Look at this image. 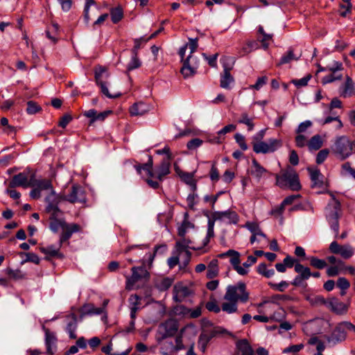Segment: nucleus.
Segmentation results:
<instances>
[{"mask_svg":"<svg viewBox=\"0 0 355 355\" xmlns=\"http://www.w3.org/2000/svg\"><path fill=\"white\" fill-rule=\"evenodd\" d=\"M31 187H36L41 193L42 191H49V193L45 198L47 203L46 211H55L58 210V205L60 202L61 194H57L53 189L52 182L48 179H34Z\"/></svg>","mask_w":355,"mask_h":355,"instance_id":"1","label":"nucleus"},{"mask_svg":"<svg viewBox=\"0 0 355 355\" xmlns=\"http://www.w3.org/2000/svg\"><path fill=\"white\" fill-rule=\"evenodd\" d=\"M219 258H225L229 257L230 262L232 264L234 270H235L238 274L241 275H245L248 273V268L252 266L257 262V257L252 255H250L248 257V260L243 263V266H240V253L234 250H229L224 253L218 254Z\"/></svg>","mask_w":355,"mask_h":355,"instance_id":"2","label":"nucleus"},{"mask_svg":"<svg viewBox=\"0 0 355 355\" xmlns=\"http://www.w3.org/2000/svg\"><path fill=\"white\" fill-rule=\"evenodd\" d=\"M125 289L130 291L138 288L140 284L148 281L150 273L144 266H134L131 268V275H125Z\"/></svg>","mask_w":355,"mask_h":355,"instance_id":"3","label":"nucleus"},{"mask_svg":"<svg viewBox=\"0 0 355 355\" xmlns=\"http://www.w3.org/2000/svg\"><path fill=\"white\" fill-rule=\"evenodd\" d=\"M186 45H187V47L190 49V54L187 59L183 61V66L181 69V73L184 78L189 77L194 74L198 66L197 58L192 55L198 49V38H189V43Z\"/></svg>","mask_w":355,"mask_h":355,"instance_id":"4","label":"nucleus"},{"mask_svg":"<svg viewBox=\"0 0 355 355\" xmlns=\"http://www.w3.org/2000/svg\"><path fill=\"white\" fill-rule=\"evenodd\" d=\"M179 329L178 321L173 318H169L161 322L157 329L155 340L159 344L164 340L173 337Z\"/></svg>","mask_w":355,"mask_h":355,"instance_id":"5","label":"nucleus"},{"mask_svg":"<svg viewBox=\"0 0 355 355\" xmlns=\"http://www.w3.org/2000/svg\"><path fill=\"white\" fill-rule=\"evenodd\" d=\"M224 300L245 303L249 300V293L245 283L240 282L235 285H229L226 288Z\"/></svg>","mask_w":355,"mask_h":355,"instance_id":"6","label":"nucleus"},{"mask_svg":"<svg viewBox=\"0 0 355 355\" xmlns=\"http://www.w3.org/2000/svg\"><path fill=\"white\" fill-rule=\"evenodd\" d=\"M110 74L107 72V69L105 67L98 65L94 68L95 80L97 85L100 87L102 94L109 98H118L121 96V92L110 93L108 90V83L107 80Z\"/></svg>","mask_w":355,"mask_h":355,"instance_id":"7","label":"nucleus"},{"mask_svg":"<svg viewBox=\"0 0 355 355\" xmlns=\"http://www.w3.org/2000/svg\"><path fill=\"white\" fill-rule=\"evenodd\" d=\"M276 182L281 188L289 187L293 191L301 189L298 175L294 171H287L281 175H276Z\"/></svg>","mask_w":355,"mask_h":355,"instance_id":"8","label":"nucleus"},{"mask_svg":"<svg viewBox=\"0 0 355 355\" xmlns=\"http://www.w3.org/2000/svg\"><path fill=\"white\" fill-rule=\"evenodd\" d=\"M332 150L341 159H345L353 152L352 141L346 136L339 137L336 139Z\"/></svg>","mask_w":355,"mask_h":355,"instance_id":"9","label":"nucleus"},{"mask_svg":"<svg viewBox=\"0 0 355 355\" xmlns=\"http://www.w3.org/2000/svg\"><path fill=\"white\" fill-rule=\"evenodd\" d=\"M352 327V323L349 322H342L335 327L331 334L328 336L327 340L330 343L336 344L337 343L345 340L347 333L349 331V327Z\"/></svg>","mask_w":355,"mask_h":355,"instance_id":"10","label":"nucleus"},{"mask_svg":"<svg viewBox=\"0 0 355 355\" xmlns=\"http://www.w3.org/2000/svg\"><path fill=\"white\" fill-rule=\"evenodd\" d=\"M253 150L256 153H272L281 146V142L278 139H271L268 142L258 141L253 142Z\"/></svg>","mask_w":355,"mask_h":355,"instance_id":"11","label":"nucleus"},{"mask_svg":"<svg viewBox=\"0 0 355 355\" xmlns=\"http://www.w3.org/2000/svg\"><path fill=\"white\" fill-rule=\"evenodd\" d=\"M295 271L298 273V275L295 277L291 284L295 286L306 287L307 284L305 283V281L311 277L310 268L304 266L300 263H297L295 265Z\"/></svg>","mask_w":355,"mask_h":355,"instance_id":"12","label":"nucleus"},{"mask_svg":"<svg viewBox=\"0 0 355 355\" xmlns=\"http://www.w3.org/2000/svg\"><path fill=\"white\" fill-rule=\"evenodd\" d=\"M63 200L71 203L85 202L86 198L84 190L80 185L74 184L71 187V191L68 195L61 194L60 202Z\"/></svg>","mask_w":355,"mask_h":355,"instance_id":"13","label":"nucleus"},{"mask_svg":"<svg viewBox=\"0 0 355 355\" xmlns=\"http://www.w3.org/2000/svg\"><path fill=\"white\" fill-rule=\"evenodd\" d=\"M214 220H221L228 224H236L239 222V216L232 210L225 211H214L211 214Z\"/></svg>","mask_w":355,"mask_h":355,"instance_id":"14","label":"nucleus"},{"mask_svg":"<svg viewBox=\"0 0 355 355\" xmlns=\"http://www.w3.org/2000/svg\"><path fill=\"white\" fill-rule=\"evenodd\" d=\"M310 178L311 180V187L313 189H324L327 187L324 182V177L316 168H309Z\"/></svg>","mask_w":355,"mask_h":355,"instance_id":"15","label":"nucleus"},{"mask_svg":"<svg viewBox=\"0 0 355 355\" xmlns=\"http://www.w3.org/2000/svg\"><path fill=\"white\" fill-rule=\"evenodd\" d=\"M332 198L329 202L325 209V214L327 220L339 218L340 212V203L331 194Z\"/></svg>","mask_w":355,"mask_h":355,"instance_id":"16","label":"nucleus"},{"mask_svg":"<svg viewBox=\"0 0 355 355\" xmlns=\"http://www.w3.org/2000/svg\"><path fill=\"white\" fill-rule=\"evenodd\" d=\"M33 176L28 180V175L24 173H19L14 175L10 182V187H22L24 188L31 187Z\"/></svg>","mask_w":355,"mask_h":355,"instance_id":"17","label":"nucleus"},{"mask_svg":"<svg viewBox=\"0 0 355 355\" xmlns=\"http://www.w3.org/2000/svg\"><path fill=\"white\" fill-rule=\"evenodd\" d=\"M80 225L76 223H65L62 229V233L60 236V246H62V243L68 241L73 233L80 231Z\"/></svg>","mask_w":355,"mask_h":355,"instance_id":"18","label":"nucleus"},{"mask_svg":"<svg viewBox=\"0 0 355 355\" xmlns=\"http://www.w3.org/2000/svg\"><path fill=\"white\" fill-rule=\"evenodd\" d=\"M173 292V299L176 302H179L184 301L185 298L191 296L193 294V291L191 288L182 284H176L174 286Z\"/></svg>","mask_w":355,"mask_h":355,"instance_id":"19","label":"nucleus"},{"mask_svg":"<svg viewBox=\"0 0 355 355\" xmlns=\"http://www.w3.org/2000/svg\"><path fill=\"white\" fill-rule=\"evenodd\" d=\"M327 308L336 314H343L347 311V306L336 297L329 298Z\"/></svg>","mask_w":355,"mask_h":355,"instance_id":"20","label":"nucleus"},{"mask_svg":"<svg viewBox=\"0 0 355 355\" xmlns=\"http://www.w3.org/2000/svg\"><path fill=\"white\" fill-rule=\"evenodd\" d=\"M217 334L218 331L216 330L211 331H204L200 334L198 338V345L202 352H205L208 343Z\"/></svg>","mask_w":355,"mask_h":355,"instance_id":"21","label":"nucleus"},{"mask_svg":"<svg viewBox=\"0 0 355 355\" xmlns=\"http://www.w3.org/2000/svg\"><path fill=\"white\" fill-rule=\"evenodd\" d=\"M47 213L51 214L50 216V224H49V228L51 230L55 233L58 232L60 229H62L64 227V224L66 223V222L64 220H60L57 218L58 214L60 212V210L59 207H58V210L55 211H46Z\"/></svg>","mask_w":355,"mask_h":355,"instance_id":"22","label":"nucleus"},{"mask_svg":"<svg viewBox=\"0 0 355 355\" xmlns=\"http://www.w3.org/2000/svg\"><path fill=\"white\" fill-rule=\"evenodd\" d=\"M252 167L250 173L259 181L266 174H270L265 168H263L255 159L252 161Z\"/></svg>","mask_w":355,"mask_h":355,"instance_id":"23","label":"nucleus"},{"mask_svg":"<svg viewBox=\"0 0 355 355\" xmlns=\"http://www.w3.org/2000/svg\"><path fill=\"white\" fill-rule=\"evenodd\" d=\"M57 338L53 332H51L49 329L45 331V345L46 347V354L53 355L54 349L56 347Z\"/></svg>","mask_w":355,"mask_h":355,"instance_id":"24","label":"nucleus"},{"mask_svg":"<svg viewBox=\"0 0 355 355\" xmlns=\"http://www.w3.org/2000/svg\"><path fill=\"white\" fill-rule=\"evenodd\" d=\"M153 158L151 156H149L148 160L146 163L143 164H137L135 166V168L139 175H141V171H144L149 178H155V173L153 171Z\"/></svg>","mask_w":355,"mask_h":355,"instance_id":"25","label":"nucleus"},{"mask_svg":"<svg viewBox=\"0 0 355 355\" xmlns=\"http://www.w3.org/2000/svg\"><path fill=\"white\" fill-rule=\"evenodd\" d=\"M171 160H166L164 159L160 165L156 169L155 173V178L159 180H162L164 176L170 173Z\"/></svg>","mask_w":355,"mask_h":355,"instance_id":"26","label":"nucleus"},{"mask_svg":"<svg viewBox=\"0 0 355 355\" xmlns=\"http://www.w3.org/2000/svg\"><path fill=\"white\" fill-rule=\"evenodd\" d=\"M70 320L67 322L66 330L69 334V338L71 339L76 338V330L78 327V319L76 314L72 313L69 317Z\"/></svg>","mask_w":355,"mask_h":355,"instance_id":"27","label":"nucleus"},{"mask_svg":"<svg viewBox=\"0 0 355 355\" xmlns=\"http://www.w3.org/2000/svg\"><path fill=\"white\" fill-rule=\"evenodd\" d=\"M149 111V106L144 102L136 103L130 107L132 116H142Z\"/></svg>","mask_w":355,"mask_h":355,"instance_id":"28","label":"nucleus"},{"mask_svg":"<svg viewBox=\"0 0 355 355\" xmlns=\"http://www.w3.org/2000/svg\"><path fill=\"white\" fill-rule=\"evenodd\" d=\"M234 81V78L230 74V69L227 68L224 69L223 73L221 74L220 76V85L222 88L224 89H230V85L233 83Z\"/></svg>","mask_w":355,"mask_h":355,"instance_id":"29","label":"nucleus"},{"mask_svg":"<svg viewBox=\"0 0 355 355\" xmlns=\"http://www.w3.org/2000/svg\"><path fill=\"white\" fill-rule=\"evenodd\" d=\"M259 48V44L256 41H248L243 45L239 51V56H245Z\"/></svg>","mask_w":355,"mask_h":355,"instance_id":"30","label":"nucleus"},{"mask_svg":"<svg viewBox=\"0 0 355 355\" xmlns=\"http://www.w3.org/2000/svg\"><path fill=\"white\" fill-rule=\"evenodd\" d=\"M218 261L216 259H214L207 266V277L209 279H213L218 276Z\"/></svg>","mask_w":355,"mask_h":355,"instance_id":"31","label":"nucleus"},{"mask_svg":"<svg viewBox=\"0 0 355 355\" xmlns=\"http://www.w3.org/2000/svg\"><path fill=\"white\" fill-rule=\"evenodd\" d=\"M110 17L113 24L119 23L123 18V10L121 6L112 8L110 10Z\"/></svg>","mask_w":355,"mask_h":355,"instance_id":"32","label":"nucleus"},{"mask_svg":"<svg viewBox=\"0 0 355 355\" xmlns=\"http://www.w3.org/2000/svg\"><path fill=\"white\" fill-rule=\"evenodd\" d=\"M236 347L241 355H254V351L246 340H241L237 343Z\"/></svg>","mask_w":355,"mask_h":355,"instance_id":"33","label":"nucleus"},{"mask_svg":"<svg viewBox=\"0 0 355 355\" xmlns=\"http://www.w3.org/2000/svg\"><path fill=\"white\" fill-rule=\"evenodd\" d=\"M236 128V125L234 124H229L227 125H225L223 128H222L220 130H219L218 132V136L216 137L213 139H211V141L213 143H216V144L221 143L222 141L224 139V138H221V137L228 132L235 130Z\"/></svg>","mask_w":355,"mask_h":355,"instance_id":"34","label":"nucleus"},{"mask_svg":"<svg viewBox=\"0 0 355 355\" xmlns=\"http://www.w3.org/2000/svg\"><path fill=\"white\" fill-rule=\"evenodd\" d=\"M323 144L322 139L320 135H315L308 141L307 146L310 150H319Z\"/></svg>","mask_w":355,"mask_h":355,"instance_id":"35","label":"nucleus"},{"mask_svg":"<svg viewBox=\"0 0 355 355\" xmlns=\"http://www.w3.org/2000/svg\"><path fill=\"white\" fill-rule=\"evenodd\" d=\"M104 313V308L95 307L92 304H86L83 306V315H100Z\"/></svg>","mask_w":355,"mask_h":355,"instance_id":"36","label":"nucleus"},{"mask_svg":"<svg viewBox=\"0 0 355 355\" xmlns=\"http://www.w3.org/2000/svg\"><path fill=\"white\" fill-rule=\"evenodd\" d=\"M60 248L61 246H60V245L57 248L54 245H49L46 248L41 247L40 248V250L41 252L44 253L49 257H61L62 254L59 252Z\"/></svg>","mask_w":355,"mask_h":355,"instance_id":"37","label":"nucleus"},{"mask_svg":"<svg viewBox=\"0 0 355 355\" xmlns=\"http://www.w3.org/2000/svg\"><path fill=\"white\" fill-rule=\"evenodd\" d=\"M191 243V240H189V239L182 238L180 240L176 241L175 251L181 254L183 252L184 250H186L188 248L196 250L195 248L190 246Z\"/></svg>","mask_w":355,"mask_h":355,"instance_id":"38","label":"nucleus"},{"mask_svg":"<svg viewBox=\"0 0 355 355\" xmlns=\"http://www.w3.org/2000/svg\"><path fill=\"white\" fill-rule=\"evenodd\" d=\"M354 84L353 83V80L349 77H347L343 87L342 96H343L344 97L350 96L354 93Z\"/></svg>","mask_w":355,"mask_h":355,"instance_id":"39","label":"nucleus"},{"mask_svg":"<svg viewBox=\"0 0 355 355\" xmlns=\"http://www.w3.org/2000/svg\"><path fill=\"white\" fill-rule=\"evenodd\" d=\"M184 329L180 330V334L175 337V345L172 342L168 343L169 347L171 350H180L184 349V345L182 343V333Z\"/></svg>","mask_w":355,"mask_h":355,"instance_id":"40","label":"nucleus"},{"mask_svg":"<svg viewBox=\"0 0 355 355\" xmlns=\"http://www.w3.org/2000/svg\"><path fill=\"white\" fill-rule=\"evenodd\" d=\"M221 309L227 313H235L238 310L237 302L234 301L223 302L221 305Z\"/></svg>","mask_w":355,"mask_h":355,"instance_id":"41","label":"nucleus"},{"mask_svg":"<svg viewBox=\"0 0 355 355\" xmlns=\"http://www.w3.org/2000/svg\"><path fill=\"white\" fill-rule=\"evenodd\" d=\"M131 60L127 66L128 71H132L141 67V62L138 58V54L131 53Z\"/></svg>","mask_w":355,"mask_h":355,"instance_id":"42","label":"nucleus"},{"mask_svg":"<svg viewBox=\"0 0 355 355\" xmlns=\"http://www.w3.org/2000/svg\"><path fill=\"white\" fill-rule=\"evenodd\" d=\"M149 40H150V39H148V37H146L144 36L141 37L139 38L135 39L134 40L135 45H134L132 49L131 50V53L138 54V51H139V49L141 48V44H146Z\"/></svg>","mask_w":355,"mask_h":355,"instance_id":"43","label":"nucleus"},{"mask_svg":"<svg viewBox=\"0 0 355 355\" xmlns=\"http://www.w3.org/2000/svg\"><path fill=\"white\" fill-rule=\"evenodd\" d=\"M297 59L298 58L295 56L293 51L292 49H289L286 54L282 56L278 65L287 64L292 60H297Z\"/></svg>","mask_w":355,"mask_h":355,"instance_id":"44","label":"nucleus"},{"mask_svg":"<svg viewBox=\"0 0 355 355\" xmlns=\"http://www.w3.org/2000/svg\"><path fill=\"white\" fill-rule=\"evenodd\" d=\"M310 264L315 268L323 269L327 266V263L324 259H318L316 257H311L309 258Z\"/></svg>","mask_w":355,"mask_h":355,"instance_id":"45","label":"nucleus"},{"mask_svg":"<svg viewBox=\"0 0 355 355\" xmlns=\"http://www.w3.org/2000/svg\"><path fill=\"white\" fill-rule=\"evenodd\" d=\"M247 228L251 232L252 234H258L259 236L266 238V234L261 230L259 225L255 223H246Z\"/></svg>","mask_w":355,"mask_h":355,"instance_id":"46","label":"nucleus"},{"mask_svg":"<svg viewBox=\"0 0 355 355\" xmlns=\"http://www.w3.org/2000/svg\"><path fill=\"white\" fill-rule=\"evenodd\" d=\"M354 254V251L352 246L349 245H344L338 254L340 255L343 259H348L351 258Z\"/></svg>","mask_w":355,"mask_h":355,"instance_id":"47","label":"nucleus"},{"mask_svg":"<svg viewBox=\"0 0 355 355\" xmlns=\"http://www.w3.org/2000/svg\"><path fill=\"white\" fill-rule=\"evenodd\" d=\"M337 286L341 289V295H344L350 286L349 282L345 277H339L337 280Z\"/></svg>","mask_w":355,"mask_h":355,"instance_id":"48","label":"nucleus"},{"mask_svg":"<svg viewBox=\"0 0 355 355\" xmlns=\"http://www.w3.org/2000/svg\"><path fill=\"white\" fill-rule=\"evenodd\" d=\"M311 74H307L306 76L303 77L300 79H293L291 82L293 83L295 86H296L297 88L304 87L307 85L309 81L311 78Z\"/></svg>","mask_w":355,"mask_h":355,"instance_id":"49","label":"nucleus"},{"mask_svg":"<svg viewBox=\"0 0 355 355\" xmlns=\"http://www.w3.org/2000/svg\"><path fill=\"white\" fill-rule=\"evenodd\" d=\"M239 123L245 124L248 126V130H252L254 128V123L252 119H250L246 113H243L241 118L239 119Z\"/></svg>","mask_w":355,"mask_h":355,"instance_id":"50","label":"nucleus"},{"mask_svg":"<svg viewBox=\"0 0 355 355\" xmlns=\"http://www.w3.org/2000/svg\"><path fill=\"white\" fill-rule=\"evenodd\" d=\"M7 275L14 279H22L25 278V275L19 270H12L10 268L7 269Z\"/></svg>","mask_w":355,"mask_h":355,"instance_id":"51","label":"nucleus"},{"mask_svg":"<svg viewBox=\"0 0 355 355\" xmlns=\"http://www.w3.org/2000/svg\"><path fill=\"white\" fill-rule=\"evenodd\" d=\"M173 256L169 257L167 260V263L169 268L172 269L175 268L180 262V253H178L177 251L173 252Z\"/></svg>","mask_w":355,"mask_h":355,"instance_id":"52","label":"nucleus"},{"mask_svg":"<svg viewBox=\"0 0 355 355\" xmlns=\"http://www.w3.org/2000/svg\"><path fill=\"white\" fill-rule=\"evenodd\" d=\"M193 173H182L180 175L182 180L190 186L196 187V182L193 178Z\"/></svg>","mask_w":355,"mask_h":355,"instance_id":"53","label":"nucleus"},{"mask_svg":"<svg viewBox=\"0 0 355 355\" xmlns=\"http://www.w3.org/2000/svg\"><path fill=\"white\" fill-rule=\"evenodd\" d=\"M205 307L208 311H212V312H214L216 313H219L221 309L220 308V306L218 305L217 302L216 301L215 299H213V300L207 302L206 303Z\"/></svg>","mask_w":355,"mask_h":355,"instance_id":"54","label":"nucleus"},{"mask_svg":"<svg viewBox=\"0 0 355 355\" xmlns=\"http://www.w3.org/2000/svg\"><path fill=\"white\" fill-rule=\"evenodd\" d=\"M141 300V298L137 294L131 295L128 300L130 304V308H137V310H139Z\"/></svg>","mask_w":355,"mask_h":355,"instance_id":"55","label":"nucleus"},{"mask_svg":"<svg viewBox=\"0 0 355 355\" xmlns=\"http://www.w3.org/2000/svg\"><path fill=\"white\" fill-rule=\"evenodd\" d=\"M41 107L35 102L30 101L27 103L26 112L29 114H33L38 112Z\"/></svg>","mask_w":355,"mask_h":355,"instance_id":"56","label":"nucleus"},{"mask_svg":"<svg viewBox=\"0 0 355 355\" xmlns=\"http://www.w3.org/2000/svg\"><path fill=\"white\" fill-rule=\"evenodd\" d=\"M329 153V150L328 149H322L320 150L316 156V163L318 164H322L327 158Z\"/></svg>","mask_w":355,"mask_h":355,"instance_id":"57","label":"nucleus"},{"mask_svg":"<svg viewBox=\"0 0 355 355\" xmlns=\"http://www.w3.org/2000/svg\"><path fill=\"white\" fill-rule=\"evenodd\" d=\"M309 141H307V137L303 134H297L295 137V144L297 147L302 148L307 145Z\"/></svg>","mask_w":355,"mask_h":355,"instance_id":"58","label":"nucleus"},{"mask_svg":"<svg viewBox=\"0 0 355 355\" xmlns=\"http://www.w3.org/2000/svg\"><path fill=\"white\" fill-rule=\"evenodd\" d=\"M342 78V75H336V73H334L331 72V74L327 75L322 78V82L323 84H327L332 83L336 80H340Z\"/></svg>","mask_w":355,"mask_h":355,"instance_id":"59","label":"nucleus"},{"mask_svg":"<svg viewBox=\"0 0 355 355\" xmlns=\"http://www.w3.org/2000/svg\"><path fill=\"white\" fill-rule=\"evenodd\" d=\"M202 144V140L198 138H195L187 144V147L189 150H195Z\"/></svg>","mask_w":355,"mask_h":355,"instance_id":"60","label":"nucleus"},{"mask_svg":"<svg viewBox=\"0 0 355 355\" xmlns=\"http://www.w3.org/2000/svg\"><path fill=\"white\" fill-rule=\"evenodd\" d=\"M269 286L275 290L283 292L289 286V284L286 281H282L279 284L269 283Z\"/></svg>","mask_w":355,"mask_h":355,"instance_id":"61","label":"nucleus"},{"mask_svg":"<svg viewBox=\"0 0 355 355\" xmlns=\"http://www.w3.org/2000/svg\"><path fill=\"white\" fill-rule=\"evenodd\" d=\"M234 138L243 150H246L248 149V145L245 143V137L242 135L236 133L234 136Z\"/></svg>","mask_w":355,"mask_h":355,"instance_id":"62","label":"nucleus"},{"mask_svg":"<svg viewBox=\"0 0 355 355\" xmlns=\"http://www.w3.org/2000/svg\"><path fill=\"white\" fill-rule=\"evenodd\" d=\"M312 125V122L311 121H305L301 123L297 129L296 130L297 134H302L306 132V130Z\"/></svg>","mask_w":355,"mask_h":355,"instance_id":"63","label":"nucleus"},{"mask_svg":"<svg viewBox=\"0 0 355 355\" xmlns=\"http://www.w3.org/2000/svg\"><path fill=\"white\" fill-rule=\"evenodd\" d=\"M342 170L345 174L351 175L355 179V168L351 166L349 162H345L342 166Z\"/></svg>","mask_w":355,"mask_h":355,"instance_id":"64","label":"nucleus"}]
</instances>
